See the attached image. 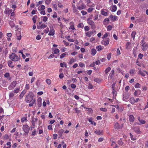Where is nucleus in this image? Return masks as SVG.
I'll return each mask as SVG.
<instances>
[{
  "label": "nucleus",
  "mask_w": 148,
  "mask_h": 148,
  "mask_svg": "<svg viewBox=\"0 0 148 148\" xmlns=\"http://www.w3.org/2000/svg\"><path fill=\"white\" fill-rule=\"evenodd\" d=\"M34 95L32 92H29L28 94L26 95L25 99V101L27 103H30L33 99Z\"/></svg>",
  "instance_id": "obj_1"
},
{
  "label": "nucleus",
  "mask_w": 148,
  "mask_h": 148,
  "mask_svg": "<svg viewBox=\"0 0 148 148\" xmlns=\"http://www.w3.org/2000/svg\"><path fill=\"white\" fill-rule=\"evenodd\" d=\"M10 58L14 61H17L20 59L19 57L14 53H12L11 55H10Z\"/></svg>",
  "instance_id": "obj_2"
},
{
  "label": "nucleus",
  "mask_w": 148,
  "mask_h": 148,
  "mask_svg": "<svg viewBox=\"0 0 148 148\" xmlns=\"http://www.w3.org/2000/svg\"><path fill=\"white\" fill-rule=\"evenodd\" d=\"M23 129L25 132L24 135H27L29 132L30 128L27 125H23Z\"/></svg>",
  "instance_id": "obj_3"
},
{
  "label": "nucleus",
  "mask_w": 148,
  "mask_h": 148,
  "mask_svg": "<svg viewBox=\"0 0 148 148\" xmlns=\"http://www.w3.org/2000/svg\"><path fill=\"white\" fill-rule=\"evenodd\" d=\"M87 21L88 24L91 25L92 29L94 30L96 28L94 22L92 20L88 19H87Z\"/></svg>",
  "instance_id": "obj_4"
},
{
  "label": "nucleus",
  "mask_w": 148,
  "mask_h": 148,
  "mask_svg": "<svg viewBox=\"0 0 148 148\" xmlns=\"http://www.w3.org/2000/svg\"><path fill=\"white\" fill-rule=\"evenodd\" d=\"M130 97V95L128 93H125L123 94V100L125 101H127Z\"/></svg>",
  "instance_id": "obj_5"
},
{
  "label": "nucleus",
  "mask_w": 148,
  "mask_h": 148,
  "mask_svg": "<svg viewBox=\"0 0 148 148\" xmlns=\"http://www.w3.org/2000/svg\"><path fill=\"white\" fill-rule=\"evenodd\" d=\"M134 130L137 134H141V132L140 128L137 127H134L133 128Z\"/></svg>",
  "instance_id": "obj_6"
},
{
  "label": "nucleus",
  "mask_w": 148,
  "mask_h": 148,
  "mask_svg": "<svg viewBox=\"0 0 148 148\" xmlns=\"http://www.w3.org/2000/svg\"><path fill=\"white\" fill-rule=\"evenodd\" d=\"M37 104L39 107H40L42 105V99L41 97H39L37 100Z\"/></svg>",
  "instance_id": "obj_7"
},
{
  "label": "nucleus",
  "mask_w": 148,
  "mask_h": 148,
  "mask_svg": "<svg viewBox=\"0 0 148 148\" xmlns=\"http://www.w3.org/2000/svg\"><path fill=\"white\" fill-rule=\"evenodd\" d=\"M144 71H142L141 69L139 70L138 71V74L139 75H141L145 77V74Z\"/></svg>",
  "instance_id": "obj_8"
},
{
  "label": "nucleus",
  "mask_w": 148,
  "mask_h": 148,
  "mask_svg": "<svg viewBox=\"0 0 148 148\" xmlns=\"http://www.w3.org/2000/svg\"><path fill=\"white\" fill-rule=\"evenodd\" d=\"M109 40L108 39H107L106 40L102 41L101 42V43L103 45H104L105 46H106L109 44Z\"/></svg>",
  "instance_id": "obj_9"
},
{
  "label": "nucleus",
  "mask_w": 148,
  "mask_h": 148,
  "mask_svg": "<svg viewBox=\"0 0 148 148\" xmlns=\"http://www.w3.org/2000/svg\"><path fill=\"white\" fill-rule=\"evenodd\" d=\"M85 6H86L83 4L81 5V6H77V9H78L79 10H82L85 9Z\"/></svg>",
  "instance_id": "obj_10"
},
{
  "label": "nucleus",
  "mask_w": 148,
  "mask_h": 148,
  "mask_svg": "<svg viewBox=\"0 0 148 148\" xmlns=\"http://www.w3.org/2000/svg\"><path fill=\"white\" fill-rule=\"evenodd\" d=\"M138 120L140 122V123H138V125H140L141 124H145L146 123V121H145L143 119H140V118H138Z\"/></svg>",
  "instance_id": "obj_11"
},
{
  "label": "nucleus",
  "mask_w": 148,
  "mask_h": 148,
  "mask_svg": "<svg viewBox=\"0 0 148 148\" xmlns=\"http://www.w3.org/2000/svg\"><path fill=\"white\" fill-rule=\"evenodd\" d=\"M55 34V30L53 29H51L49 33V36H53Z\"/></svg>",
  "instance_id": "obj_12"
},
{
  "label": "nucleus",
  "mask_w": 148,
  "mask_h": 148,
  "mask_svg": "<svg viewBox=\"0 0 148 148\" xmlns=\"http://www.w3.org/2000/svg\"><path fill=\"white\" fill-rule=\"evenodd\" d=\"M103 48V46H101V45L98 46L96 47V49L98 51H101Z\"/></svg>",
  "instance_id": "obj_13"
},
{
  "label": "nucleus",
  "mask_w": 148,
  "mask_h": 148,
  "mask_svg": "<svg viewBox=\"0 0 148 148\" xmlns=\"http://www.w3.org/2000/svg\"><path fill=\"white\" fill-rule=\"evenodd\" d=\"M109 18H111V20L114 21L117 20V16H113L112 15L110 16Z\"/></svg>",
  "instance_id": "obj_14"
},
{
  "label": "nucleus",
  "mask_w": 148,
  "mask_h": 148,
  "mask_svg": "<svg viewBox=\"0 0 148 148\" xmlns=\"http://www.w3.org/2000/svg\"><path fill=\"white\" fill-rule=\"evenodd\" d=\"M141 91L140 90H136L134 92V95L135 96H137L139 95L141 93Z\"/></svg>",
  "instance_id": "obj_15"
},
{
  "label": "nucleus",
  "mask_w": 148,
  "mask_h": 148,
  "mask_svg": "<svg viewBox=\"0 0 148 148\" xmlns=\"http://www.w3.org/2000/svg\"><path fill=\"white\" fill-rule=\"evenodd\" d=\"M4 13L7 14L8 16H9V9L8 8H6Z\"/></svg>",
  "instance_id": "obj_16"
},
{
  "label": "nucleus",
  "mask_w": 148,
  "mask_h": 148,
  "mask_svg": "<svg viewBox=\"0 0 148 148\" xmlns=\"http://www.w3.org/2000/svg\"><path fill=\"white\" fill-rule=\"evenodd\" d=\"M129 120L130 122H133L134 121V118L133 115H130L129 116Z\"/></svg>",
  "instance_id": "obj_17"
},
{
  "label": "nucleus",
  "mask_w": 148,
  "mask_h": 148,
  "mask_svg": "<svg viewBox=\"0 0 148 148\" xmlns=\"http://www.w3.org/2000/svg\"><path fill=\"white\" fill-rule=\"evenodd\" d=\"M103 132V130H96L95 132V133L98 135L101 134Z\"/></svg>",
  "instance_id": "obj_18"
},
{
  "label": "nucleus",
  "mask_w": 148,
  "mask_h": 148,
  "mask_svg": "<svg viewBox=\"0 0 148 148\" xmlns=\"http://www.w3.org/2000/svg\"><path fill=\"white\" fill-rule=\"evenodd\" d=\"M26 91L25 90H23L21 94L19 96L20 98V99H21L25 94L26 93Z\"/></svg>",
  "instance_id": "obj_19"
},
{
  "label": "nucleus",
  "mask_w": 148,
  "mask_h": 148,
  "mask_svg": "<svg viewBox=\"0 0 148 148\" xmlns=\"http://www.w3.org/2000/svg\"><path fill=\"white\" fill-rule=\"evenodd\" d=\"M97 51L95 49H92L91 50V54L92 56H94L96 53Z\"/></svg>",
  "instance_id": "obj_20"
},
{
  "label": "nucleus",
  "mask_w": 148,
  "mask_h": 148,
  "mask_svg": "<svg viewBox=\"0 0 148 148\" xmlns=\"http://www.w3.org/2000/svg\"><path fill=\"white\" fill-rule=\"evenodd\" d=\"M130 102L132 104H133L135 103V99L134 97H131L130 99Z\"/></svg>",
  "instance_id": "obj_21"
},
{
  "label": "nucleus",
  "mask_w": 148,
  "mask_h": 148,
  "mask_svg": "<svg viewBox=\"0 0 148 148\" xmlns=\"http://www.w3.org/2000/svg\"><path fill=\"white\" fill-rule=\"evenodd\" d=\"M72 6L73 7V11L74 13H75L77 11V8L76 7L75 5L73 4Z\"/></svg>",
  "instance_id": "obj_22"
},
{
  "label": "nucleus",
  "mask_w": 148,
  "mask_h": 148,
  "mask_svg": "<svg viewBox=\"0 0 148 148\" xmlns=\"http://www.w3.org/2000/svg\"><path fill=\"white\" fill-rule=\"evenodd\" d=\"M17 84L16 81H13L11 83V88H13L15 87Z\"/></svg>",
  "instance_id": "obj_23"
},
{
  "label": "nucleus",
  "mask_w": 148,
  "mask_h": 148,
  "mask_svg": "<svg viewBox=\"0 0 148 148\" xmlns=\"http://www.w3.org/2000/svg\"><path fill=\"white\" fill-rule=\"evenodd\" d=\"M63 132L64 130L63 129L59 130L58 132V134L60 136V137H61Z\"/></svg>",
  "instance_id": "obj_24"
},
{
  "label": "nucleus",
  "mask_w": 148,
  "mask_h": 148,
  "mask_svg": "<svg viewBox=\"0 0 148 148\" xmlns=\"http://www.w3.org/2000/svg\"><path fill=\"white\" fill-rule=\"evenodd\" d=\"M114 127L115 129H119L120 128L119 124L117 123H116L114 125Z\"/></svg>",
  "instance_id": "obj_25"
},
{
  "label": "nucleus",
  "mask_w": 148,
  "mask_h": 148,
  "mask_svg": "<svg viewBox=\"0 0 148 148\" xmlns=\"http://www.w3.org/2000/svg\"><path fill=\"white\" fill-rule=\"evenodd\" d=\"M16 35L17 37L18 40H20L21 38V36L20 32L17 33L16 34Z\"/></svg>",
  "instance_id": "obj_26"
},
{
  "label": "nucleus",
  "mask_w": 148,
  "mask_h": 148,
  "mask_svg": "<svg viewBox=\"0 0 148 148\" xmlns=\"http://www.w3.org/2000/svg\"><path fill=\"white\" fill-rule=\"evenodd\" d=\"M136 34V32L135 31H133L132 32L131 36L132 38H133V40H134L135 37V36Z\"/></svg>",
  "instance_id": "obj_27"
},
{
  "label": "nucleus",
  "mask_w": 148,
  "mask_h": 148,
  "mask_svg": "<svg viewBox=\"0 0 148 148\" xmlns=\"http://www.w3.org/2000/svg\"><path fill=\"white\" fill-rule=\"evenodd\" d=\"M35 101L36 100L35 99H34V100H33L32 102L29 103V106H32L33 105H36V103H35Z\"/></svg>",
  "instance_id": "obj_28"
},
{
  "label": "nucleus",
  "mask_w": 148,
  "mask_h": 148,
  "mask_svg": "<svg viewBox=\"0 0 148 148\" xmlns=\"http://www.w3.org/2000/svg\"><path fill=\"white\" fill-rule=\"evenodd\" d=\"M92 118H90L88 119V121L92 125L93 124H94V125L95 126L96 125V123L93 122V121H92Z\"/></svg>",
  "instance_id": "obj_29"
},
{
  "label": "nucleus",
  "mask_w": 148,
  "mask_h": 148,
  "mask_svg": "<svg viewBox=\"0 0 148 148\" xmlns=\"http://www.w3.org/2000/svg\"><path fill=\"white\" fill-rule=\"evenodd\" d=\"M116 5H114L112 6L111 11L113 12H114L116 11Z\"/></svg>",
  "instance_id": "obj_30"
},
{
  "label": "nucleus",
  "mask_w": 148,
  "mask_h": 148,
  "mask_svg": "<svg viewBox=\"0 0 148 148\" xmlns=\"http://www.w3.org/2000/svg\"><path fill=\"white\" fill-rule=\"evenodd\" d=\"M93 34V32H88L86 33V36L90 37Z\"/></svg>",
  "instance_id": "obj_31"
},
{
  "label": "nucleus",
  "mask_w": 148,
  "mask_h": 148,
  "mask_svg": "<svg viewBox=\"0 0 148 148\" xmlns=\"http://www.w3.org/2000/svg\"><path fill=\"white\" fill-rule=\"evenodd\" d=\"M60 52L59 50L57 48H54L53 49V52L54 54H57L59 53Z\"/></svg>",
  "instance_id": "obj_32"
},
{
  "label": "nucleus",
  "mask_w": 148,
  "mask_h": 148,
  "mask_svg": "<svg viewBox=\"0 0 148 148\" xmlns=\"http://www.w3.org/2000/svg\"><path fill=\"white\" fill-rule=\"evenodd\" d=\"M114 73V71L113 70H112L109 75V76L110 78H111L113 77Z\"/></svg>",
  "instance_id": "obj_33"
},
{
  "label": "nucleus",
  "mask_w": 148,
  "mask_h": 148,
  "mask_svg": "<svg viewBox=\"0 0 148 148\" xmlns=\"http://www.w3.org/2000/svg\"><path fill=\"white\" fill-rule=\"evenodd\" d=\"M37 18V16L36 15L34 16L32 18V20L33 22L34 23H35L36 22V19Z\"/></svg>",
  "instance_id": "obj_34"
},
{
  "label": "nucleus",
  "mask_w": 148,
  "mask_h": 148,
  "mask_svg": "<svg viewBox=\"0 0 148 148\" xmlns=\"http://www.w3.org/2000/svg\"><path fill=\"white\" fill-rule=\"evenodd\" d=\"M101 14L105 16H108V13L107 12H105L103 10H102L101 12Z\"/></svg>",
  "instance_id": "obj_35"
},
{
  "label": "nucleus",
  "mask_w": 148,
  "mask_h": 148,
  "mask_svg": "<svg viewBox=\"0 0 148 148\" xmlns=\"http://www.w3.org/2000/svg\"><path fill=\"white\" fill-rule=\"evenodd\" d=\"M143 48L142 49L143 51H145L147 50V49L148 48V45H143Z\"/></svg>",
  "instance_id": "obj_36"
},
{
  "label": "nucleus",
  "mask_w": 148,
  "mask_h": 148,
  "mask_svg": "<svg viewBox=\"0 0 148 148\" xmlns=\"http://www.w3.org/2000/svg\"><path fill=\"white\" fill-rule=\"evenodd\" d=\"M111 70V68L110 67H108L105 71V73L106 74H107L108 72L110 71Z\"/></svg>",
  "instance_id": "obj_37"
},
{
  "label": "nucleus",
  "mask_w": 148,
  "mask_h": 148,
  "mask_svg": "<svg viewBox=\"0 0 148 148\" xmlns=\"http://www.w3.org/2000/svg\"><path fill=\"white\" fill-rule=\"evenodd\" d=\"M76 60L75 59L73 58H72L70 60V61L69 62V64H72L73 62H75Z\"/></svg>",
  "instance_id": "obj_38"
},
{
  "label": "nucleus",
  "mask_w": 148,
  "mask_h": 148,
  "mask_svg": "<svg viewBox=\"0 0 148 148\" xmlns=\"http://www.w3.org/2000/svg\"><path fill=\"white\" fill-rule=\"evenodd\" d=\"M145 39V38L144 37L143 38V40H141V43L142 46H143V45H144L145 44V42L144 40Z\"/></svg>",
  "instance_id": "obj_39"
},
{
  "label": "nucleus",
  "mask_w": 148,
  "mask_h": 148,
  "mask_svg": "<svg viewBox=\"0 0 148 148\" xmlns=\"http://www.w3.org/2000/svg\"><path fill=\"white\" fill-rule=\"evenodd\" d=\"M19 91H20L19 88H17L15 89L14 90L13 92H14V93H18L19 92Z\"/></svg>",
  "instance_id": "obj_40"
},
{
  "label": "nucleus",
  "mask_w": 148,
  "mask_h": 148,
  "mask_svg": "<svg viewBox=\"0 0 148 148\" xmlns=\"http://www.w3.org/2000/svg\"><path fill=\"white\" fill-rule=\"evenodd\" d=\"M111 53H108L107 55V58L108 60H110L111 58Z\"/></svg>",
  "instance_id": "obj_41"
},
{
  "label": "nucleus",
  "mask_w": 148,
  "mask_h": 148,
  "mask_svg": "<svg viewBox=\"0 0 148 148\" xmlns=\"http://www.w3.org/2000/svg\"><path fill=\"white\" fill-rule=\"evenodd\" d=\"M130 45H131V43L129 42H127L126 44V49H129V48H130L129 47H130Z\"/></svg>",
  "instance_id": "obj_42"
},
{
  "label": "nucleus",
  "mask_w": 148,
  "mask_h": 148,
  "mask_svg": "<svg viewBox=\"0 0 148 148\" xmlns=\"http://www.w3.org/2000/svg\"><path fill=\"white\" fill-rule=\"evenodd\" d=\"M84 25L82 23H80L79 24L77 25V27H80L82 28H83L84 27Z\"/></svg>",
  "instance_id": "obj_43"
},
{
  "label": "nucleus",
  "mask_w": 148,
  "mask_h": 148,
  "mask_svg": "<svg viewBox=\"0 0 148 148\" xmlns=\"http://www.w3.org/2000/svg\"><path fill=\"white\" fill-rule=\"evenodd\" d=\"M37 133V131L36 130H34L33 131H32V136H34Z\"/></svg>",
  "instance_id": "obj_44"
},
{
  "label": "nucleus",
  "mask_w": 148,
  "mask_h": 148,
  "mask_svg": "<svg viewBox=\"0 0 148 148\" xmlns=\"http://www.w3.org/2000/svg\"><path fill=\"white\" fill-rule=\"evenodd\" d=\"M140 85L138 83H136L135 86V87L136 88H138L140 87Z\"/></svg>",
  "instance_id": "obj_45"
},
{
  "label": "nucleus",
  "mask_w": 148,
  "mask_h": 148,
  "mask_svg": "<svg viewBox=\"0 0 148 148\" xmlns=\"http://www.w3.org/2000/svg\"><path fill=\"white\" fill-rule=\"evenodd\" d=\"M46 83L49 85L51 84V81L49 79H47L46 80Z\"/></svg>",
  "instance_id": "obj_46"
},
{
  "label": "nucleus",
  "mask_w": 148,
  "mask_h": 148,
  "mask_svg": "<svg viewBox=\"0 0 148 148\" xmlns=\"http://www.w3.org/2000/svg\"><path fill=\"white\" fill-rule=\"evenodd\" d=\"M9 138V136L7 134L3 136V139L4 140H7Z\"/></svg>",
  "instance_id": "obj_47"
},
{
  "label": "nucleus",
  "mask_w": 148,
  "mask_h": 148,
  "mask_svg": "<svg viewBox=\"0 0 148 148\" xmlns=\"http://www.w3.org/2000/svg\"><path fill=\"white\" fill-rule=\"evenodd\" d=\"M47 27V25H45L44 24H41V25H40V27L41 28V29H42V28H45V27Z\"/></svg>",
  "instance_id": "obj_48"
},
{
  "label": "nucleus",
  "mask_w": 148,
  "mask_h": 148,
  "mask_svg": "<svg viewBox=\"0 0 148 148\" xmlns=\"http://www.w3.org/2000/svg\"><path fill=\"white\" fill-rule=\"evenodd\" d=\"M94 9L92 8H88L87 10L88 12H92L93 10Z\"/></svg>",
  "instance_id": "obj_49"
},
{
  "label": "nucleus",
  "mask_w": 148,
  "mask_h": 148,
  "mask_svg": "<svg viewBox=\"0 0 148 148\" xmlns=\"http://www.w3.org/2000/svg\"><path fill=\"white\" fill-rule=\"evenodd\" d=\"M66 56V54L65 53H63L60 56V58L61 59L63 58L64 57Z\"/></svg>",
  "instance_id": "obj_50"
},
{
  "label": "nucleus",
  "mask_w": 148,
  "mask_h": 148,
  "mask_svg": "<svg viewBox=\"0 0 148 148\" xmlns=\"http://www.w3.org/2000/svg\"><path fill=\"white\" fill-rule=\"evenodd\" d=\"M15 15V13L14 12V11H13L11 14V17H13V18H10L11 19H13L14 18V15Z\"/></svg>",
  "instance_id": "obj_51"
},
{
  "label": "nucleus",
  "mask_w": 148,
  "mask_h": 148,
  "mask_svg": "<svg viewBox=\"0 0 148 148\" xmlns=\"http://www.w3.org/2000/svg\"><path fill=\"white\" fill-rule=\"evenodd\" d=\"M32 127L33 128H34V126H35V123H34V120H32Z\"/></svg>",
  "instance_id": "obj_52"
},
{
  "label": "nucleus",
  "mask_w": 148,
  "mask_h": 148,
  "mask_svg": "<svg viewBox=\"0 0 148 148\" xmlns=\"http://www.w3.org/2000/svg\"><path fill=\"white\" fill-rule=\"evenodd\" d=\"M100 110L103 112H106L107 111V109L105 108H100Z\"/></svg>",
  "instance_id": "obj_53"
},
{
  "label": "nucleus",
  "mask_w": 148,
  "mask_h": 148,
  "mask_svg": "<svg viewBox=\"0 0 148 148\" xmlns=\"http://www.w3.org/2000/svg\"><path fill=\"white\" fill-rule=\"evenodd\" d=\"M94 81L97 83H99L101 81L100 79L98 78H95L94 79Z\"/></svg>",
  "instance_id": "obj_54"
},
{
  "label": "nucleus",
  "mask_w": 148,
  "mask_h": 148,
  "mask_svg": "<svg viewBox=\"0 0 148 148\" xmlns=\"http://www.w3.org/2000/svg\"><path fill=\"white\" fill-rule=\"evenodd\" d=\"M27 120V118L26 117H23L21 119V121L22 122H24L25 121Z\"/></svg>",
  "instance_id": "obj_55"
},
{
  "label": "nucleus",
  "mask_w": 148,
  "mask_h": 148,
  "mask_svg": "<svg viewBox=\"0 0 148 148\" xmlns=\"http://www.w3.org/2000/svg\"><path fill=\"white\" fill-rule=\"evenodd\" d=\"M143 56V54H141L140 53H139L138 55V58L140 59H141Z\"/></svg>",
  "instance_id": "obj_56"
},
{
  "label": "nucleus",
  "mask_w": 148,
  "mask_h": 148,
  "mask_svg": "<svg viewBox=\"0 0 148 148\" xmlns=\"http://www.w3.org/2000/svg\"><path fill=\"white\" fill-rule=\"evenodd\" d=\"M79 65L81 67H83L85 66L84 64L82 62H80L79 63Z\"/></svg>",
  "instance_id": "obj_57"
},
{
  "label": "nucleus",
  "mask_w": 148,
  "mask_h": 148,
  "mask_svg": "<svg viewBox=\"0 0 148 148\" xmlns=\"http://www.w3.org/2000/svg\"><path fill=\"white\" fill-rule=\"evenodd\" d=\"M47 17L46 16H44L42 20L43 21L46 22L47 20Z\"/></svg>",
  "instance_id": "obj_58"
},
{
  "label": "nucleus",
  "mask_w": 148,
  "mask_h": 148,
  "mask_svg": "<svg viewBox=\"0 0 148 148\" xmlns=\"http://www.w3.org/2000/svg\"><path fill=\"white\" fill-rule=\"evenodd\" d=\"M71 86L73 88H75L76 87V86L75 84H71Z\"/></svg>",
  "instance_id": "obj_59"
},
{
  "label": "nucleus",
  "mask_w": 148,
  "mask_h": 148,
  "mask_svg": "<svg viewBox=\"0 0 148 148\" xmlns=\"http://www.w3.org/2000/svg\"><path fill=\"white\" fill-rule=\"evenodd\" d=\"M81 13L83 15H86L87 14V12H86L84 11V10L81 11Z\"/></svg>",
  "instance_id": "obj_60"
},
{
  "label": "nucleus",
  "mask_w": 148,
  "mask_h": 148,
  "mask_svg": "<svg viewBox=\"0 0 148 148\" xmlns=\"http://www.w3.org/2000/svg\"><path fill=\"white\" fill-rule=\"evenodd\" d=\"M45 7L44 5H41L40 10H44L45 9Z\"/></svg>",
  "instance_id": "obj_61"
},
{
  "label": "nucleus",
  "mask_w": 148,
  "mask_h": 148,
  "mask_svg": "<svg viewBox=\"0 0 148 148\" xmlns=\"http://www.w3.org/2000/svg\"><path fill=\"white\" fill-rule=\"evenodd\" d=\"M58 5V7L60 8H62L63 7V5L60 3H59Z\"/></svg>",
  "instance_id": "obj_62"
},
{
  "label": "nucleus",
  "mask_w": 148,
  "mask_h": 148,
  "mask_svg": "<svg viewBox=\"0 0 148 148\" xmlns=\"http://www.w3.org/2000/svg\"><path fill=\"white\" fill-rule=\"evenodd\" d=\"M116 52H117V54L118 55H120L121 53L120 52V51L119 48L117 49V50Z\"/></svg>",
  "instance_id": "obj_63"
},
{
  "label": "nucleus",
  "mask_w": 148,
  "mask_h": 148,
  "mask_svg": "<svg viewBox=\"0 0 148 148\" xmlns=\"http://www.w3.org/2000/svg\"><path fill=\"white\" fill-rule=\"evenodd\" d=\"M84 29L86 31H88L89 30V27L88 26H86L84 27Z\"/></svg>",
  "instance_id": "obj_64"
}]
</instances>
